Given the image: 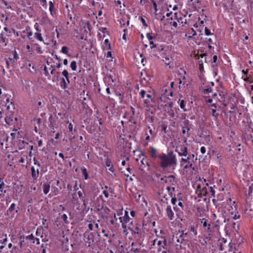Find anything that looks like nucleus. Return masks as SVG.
I'll return each mask as SVG.
<instances>
[{
    "label": "nucleus",
    "mask_w": 253,
    "mask_h": 253,
    "mask_svg": "<svg viewBox=\"0 0 253 253\" xmlns=\"http://www.w3.org/2000/svg\"><path fill=\"white\" fill-rule=\"evenodd\" d=\"M158 158L159 159L160 166L163 169L171 166H175L177 165L176 156L173 151H170L167 154L164 153L159 154Z\"/></svg>",
    "instance_id": "obj_1"
},
{
    "label": "nucleus",
    "mask_w": 253,
    "mask_h": 253,
    "mask_svg": "<svg viewBox=\"0 0 253 253\" xmlns=\"http://www.w3.org/2000/svg\"><path fill=\"white\" fill-rule=\"evenodd\" d=\"M49 9L50 14L52 15H53V12L54 9V4L51 1H50L49 2Z\"/></svg>",
    "instance_id": "obj_28"
},
{
    "label": "nucleus",
    "mask_w": 253,
    "mask_h": 253,
    "mask_svg": "<svg viewBox=\"0 0 253 253\" xmlns=\"http://www.w3.org/2000/svg\"><path fill=\"white\" fill-rule=\"evenodd\" d=\"M154 48L156 49V50H155L156 51H159V52L163 51L164 49V46L163 45H160V46H158L157 45V47H155Z\"/></svg>",
    "instance_id": "obj_42"
},
{
    "label": "nucleus",
    "mask_w": 253,
    "mask_h": 253,
    "mask_svg": "<svg viewBox=\"0 0 253 253\" xmlns=\"http://www.w3.org/2000/svg\"><path fill=\"white\" fill-rule=\"evenodd\" d=\"M183 124H184V127H185L186 128V130H187V135H186V136H187V137H188L190 136V134L189 133V131L190 129V127L189 126V124H190L189 121L188 120H185L184 121Z\"/></svg>",
    "instance_id": "obj_17"
},
{
    "label": "nucleus",
    "mask_w": 253,
    "mask_h": 253,
    "mask_svg": "<svg viewBox=\"0 0 253 253\" xmlns=\"http://www.w3.org/2000/svg\"><path fill=\"white\" fill-rule=\"evenodd\" d=\"M31 174L32 177L34 179L37 180L39 175V169L37 170L35 169L34 167L31 168Z\"/></svg>",
    "instance_id": "obj_10"
},
{
    "label": "nucleus",
    "mask_w": 253,
    "mask_h": 253,
    "mask_svg": "<svg viewBox=\"0 0 253 253\" xmlns=\"http://www.w3.org/2000/svg\"><path fill=\"white\" fill-rule=\"evenodd\" d=\"M164 198H165V200L162 199L161 202L162 203V206H165L166 204H168V198L166 197V196H164Z\"/></svg>",
    "instance_id": "obj_45"
},
{
    "label": "nucleus",
    "mask_w": 253,
    "mask_h": 253,
    "mask_svg": "<svg viewBox=\"0 0 253 253\" xmlns=\"http://www.w3.org/2000/svg\"><path fill=\"white\" fill-rule=\"evenodd\" d=\"M42 187H43V193L45 194H47L49 192L50 188L49 184V183H44L42 185Z\"/></svg>",
    "instance_id": "obj_18"
},
{
    "label": "nucleus",
    "mask_w": 253,
    "mask_h": 253,
    "mask_svg": "<svg viewBox=\"0 0 253 253\" xmlns=\"http://www.w3.org/2000/svg\"><path fill=\"white\" fill-rule=\"evenodd\" d=\"M189 230L191 232H193L195 235V236H196L197 235V230L195 229V227L194 225H191L189 228Z\"/></svg>",
    "instance_id": "obj_38"
},
{
    "label": "nucleus",
    "mask_w": 253,
    "mask_h": 253,
    "mask_svg": "<svg viewBox=\"0 0 253 253\" xmlns=\"http://www.w3.org/2000/svg\"><path fill=\"white\" fill-rule=\"evenodd\" d=\"M162 129L164 131L165 133H167V125L163 124L162 126Z\"/></svg>",
    "instance_id": "obj_48"
},
{
    "label": "nucleus",
    "mask_w": 253,
    "mask_h": 253,
    "mask_svg": "<svg viewBox=\"0 0 253 253\" xmlns=\"http://www.w3.org/2000/svg\"><path fill=\"white\" fill-rule=\"evenodd\" d=\"M85 25H86L87 26V29L89 31H91V25L90 23V22L89 21H87L86 23H85Z\"/></svg>",
    "instance_id": "obj_54"
},
{
    "label": "nucleus",
    "mask_w": 253,
    "mask_h": 253,
    "mask_svg": "<svg viewBox=\"0 0 253 253\" xmlns=\"http://www.w3.org/2000/svg\"><path fill=\"white\" fill-rule=\"evenodd\" d=\"M99 30L103 33V37H105V34H109V31L108 30L107 28H101L99 29Z\"/></svg>",
    "instance_id": "obj_35"
},
{
    "label": "nucleus",
    "mask_w": 253,
    "mask_h": 253,
    "mask_svg": "<svg viewBox=\"0 0 253 253\" xmlns=\"http://www.w3.org/2000/svg\"><path fill=\"white\" fill-rule=\"evenodd\" d=\"M118 95L119 96V97L120 102H122L123 101V99H124L123 95L122 94L120 93H119Z\"/></svg>",
    "instance_id": "obj_61"
},
{
    "label": "nucleus",
    "mask_w": 253,
    "mask_h": 253,
    "mask_svg": "<svg viewBox=\"0 0 253 253\" xmlns=\"http://www.w3.org/2000/svg\"><path fill=\"white\" fill-rule=\"evenodd\" d=\"M61 52L64 54H67L69 56H70V55L68 54V48L66 46H63L62 47Z\"/></svg>",
    "instance_id": "obj_26"
},
{
    "label": "nucleus",
    "mask_w": 253,
    "mask_h": 253,
    "mask_svg": "<svg viewBox=\"0 0 253 253\" xmlns=\"http://www.w3.org/2000/svg\"><path fill=\"white\" fill-rule=\"evenodd\" d=\"M61 218L64 220L65 223H69V221L67 220V216L66 214H64L62 215Z\"/></svg>",
    "instance_id": "obj_46"
},
{
    "label": "nucleus",
    "mask_w": 253,
    "mask_h": 253,
    "mask_svg": "<svg viewBox=\"0 0 253 253\" xmlns=\"http://www.w3.org/2000/svg\"><path fill=\"white\" fill-rule=\"evenodd\" d=\"M71 68L73 71H76L77 69V63L75 61H73L71 63Z\"/></svg>",
    "instance_id": "obj_34"
},
{
    "label": "nucleus",
    "mask_w": 253,
    "mask_h": 253,
    "mask_svg": "<svg viewBox=\"0 0 253 253\" xmlns=\"http://www.w3.org/2000/svg\"><path fill=\"white\" fill-rule=\"evenodd\" d=\"M173 104L172 102H169V103H168L167 104H166L165 106L166 108L168 109H172V108L173 107Z\"/></svg>",
    "instance_id": "obj_43"
},
{
    "label": "nucleus",
    "mask_w": 253,
    "mask_h": 253,
    "mask_svg": "<svg viewBox=\"0 0 253 253\" xmlns=\"http://www.w3.org/2000/svg\"><path fill=\"white\" fill-rule=\"evenodd\" d=\"M68 129H69V130L70 132H72V131H73V125L71 123L69 124Z\"/></svg>",
    "instance_id": "obj_63"
},
{
    "label": "nucleus",
    "mask_w": 253,
    "mask_h": 253,
    "mask_svg": "<svg viewBox=\"0 0 253 253\" xmlns=\"http://www.w3.org/2000/svg\"><path fill=\"white\" fill-rule=\"evenodd\" d=\"M201 223L203 224V227L207 229L208 232L211 233L212 232L211 225L208 223L207 220L203 218L201 220Z\"/></svg>",
    "instance_id": "obj_8"
},
{
    "label": "nucleus",
    "mask_w": 253,
    "mask_h": 253,
    "mask_svg": "<svg viewBox=\"0 0 253 253\" xmlns=\"http://www.w3.org/2000/svg\"><path fill=\"white\" fill-rule=\"evenodd\" d=\"M15 206L16 205L14 203H12L11 205L9 208L8 209V210H7V212H11L15 210Z\"/></svg>",
    "instance_id": "obj_41"
},
{
    "label": "nucleus",
    "mask_w": 253,
    "mask_h": 253,
    "mask_svg": "<svg viewBox=\"0 0 253 253\" xmlns=\"http://www.w3.org/2000/svg\"><path fill=\"white\" fill-rule=\"evenodd\" d=\"M147 99H144V104H146L147 106H148L150 105L151 102H154V101L150 94H147L146 95Z\"/></svg>",
    "instance_id": "obj_13"
},
{
    "label": "nucleus",
    "mask_w": 253,
    "mask_h": 253,
    "mask_svg": "<svg viewBox=\"0 0 253 253\" xmlns=\"http://www.w3.org/2000/svg\"><path fill=\"white\" fill-rule=\"evenodd\" d=\"M212 91L211 87L209 84V85L206 86V88L204 90V94H208Z\"/></svg>",
    "instance_id": "obj_25"
},
{
    "label": "nucleus",
    "mask_w": 253,
    "mask_h": 253,
    "mask_svg": "<svg viewBox=\"0 0 253 253\" xmlns=\"http://www.w3.org/2000/svg\"><path fill=\"white\" fill-rule=\"evenodd\" d=\"M150 44L151 45V48L153 49L155 47H157V44H155L153 41H149Z\"/></svg>",
    "instance_id": "obj_53"
},
{
    "label": "nucleus",
    "mask_w": 253,
    "mask_h": 253,
    "mask_svg": "<svg viewBox=\"0 0 253 253\" xmlns=\"http://www.w3.org/2000/svg\"><path fill=\"white\" fill-rule=\"evenodd\" d=\"M26 239L30 240H33L35 239V237L34 236V235L32 234H31V235H30L29 236H26Z\"/></svg>",
    "instance_id": "obj_58"
},
{
    "label": "nucleus",
    "mask_w": 253,
    "mask_h": 253,
    "mask_svg": "<svg viewBox=\"0 0 253 253\" xmlns=\"http://www.w3.org/2000/svg\"><path fill=\"white\" fill-rule=\"evenodd\" d=\"M191 156L189 155L186 158H182L180 160V165L182 166L183 163H187V164L183 167V169H188L189 168L192 169L193 170L194 169V168L193 167V164L192 161H190Z\"/></svg>",
    "instance_id": "obj_4"
},
{
    "label": "nucleus",
    "mask_w": 253,
    "mask_h": 253,
    "mask_svg": "<svg viewBox=\"0 0 253 253\" xmlns=\"http://www.w3.org/2000/svg\"><path fill=\"white\" fill-rule=\"evenodd\" d=\"M33 161L35 165H37L38 167H41L40 163L35 158H34Z\"/></svg>",
    "instance_id": "obj_59"
},
{
    "label": "nucleus",
    "mask_w": 253,
    "mask_h": 253,
    "mask_svg": "<svg viewBox=\"0 0 253 253\" xmlns=\"http://www.w3.org/2000/svg\"><path fill=\"white\" fill-rule=\"evenodd\" d=\"M94 238L95 235L93 233H90L87 235V237L85 241L88 243V247H90L91 245L94 244Z\"/></svg>",
    "instance_id": "obj_6"
},
{
    "label": "nucleus",
    "mask_w": 253,
    "mask_h": 253,
    "mask_svg": "<svg viewBox=\"0 0 253 253\" xmlns=\"http://www.w3.org/2000/svg\"><path fill=\"white\" fill-rule=\"evenodd\" d=\"M33 35V33L32 31H29L27 32V37L29 40H31L32 39V36Z\"/></svg>",
    "instance_id": "obj_60"
},
{
    "label": "nucleus",
    "mask_w": 253,
    "mask_h": 253,
    "mask_svg": "<svg viewBox=\"0 0 253 253\" xmlns=\"http://www.w3.org/2000/svg\"><path fill=\"white\" fill-rule=\"evenodd\" d=\"M185 102L184 100H180V108L183 110L184 111H186V109H185Z\"/></svg>",
    "instance_id": "obj_37"
},
{
    "label": "nucleus",
    "mask_w": 253,
    "mask_h": 253,
    "mask_svg": "<svg viewBox=\"0 0 253 253\" xmlns=\"http://www.w3.org/2000/svg\"><path fill=\"white\" fill-rule=\"evenodd\" d=\"M105 164H106V165L107 167H110L111 166V161L110 159L107 158L106 160Z\"/></svg>",
    "instance_id": "obj_52"
},
{
    "label": "nucleus",
    "mask_w": 253,
    "mask_h": 253,
    "mask_svg": "<svg viewBox=\"0 0 253 253\" xmlns=\"http://www.w3.org/2000/svg\"><path fill=\"white\" fill-rule=\"evenodd\" d=\"M82 202H83V205H82L83 208L84 209H85L86 207V204L85 201L84 197H82Z\"/></svg>",
    "instance_id": "obj_56"
},
{
    "label": "nucleus",
    "mask_w": 253,
    "mask_h": 253,
    "mask_svg": "<svg viewBox=\"0 0 253 253\" xmlns=\"http://www.w3.org/2000/svg\"><path fill=\"white\" fill-rule=\"evenodd\" d=\"M180 236H182L183 238L184 241H188L189 237V235L187 232L184 233V231L183 230L181 231V233L180 234Z\"/></svg>",
    "instance_id": "obj_23"
},
{
    "label": "nucleus",
    "mask_w": 253,
    "mask_h": 253,
    "mask_svg": "<svg viewBox=\"0 0 253 253\" xmlns=\"http://www.w3.org/2000/svg\"><path fill=\"white\" fill-rule=\"evenodd\" d=\"M61 86L63 89H65L67 87V84L64 78L62 79L61 81Z\"/></svg>",
    "instance_id": "obj_32"
},
{
    "label": "nucleus",
    "mask_w": 253,
    "mask_h": 253,
    "mask_svg": "<svg viewBox=\"0 0 253 253\" xmlns=\"http://www.w3.org/2000/svg\"><path fill=\"white\" fill-rule=\"evenodd\" d=\"M180 152L183 154V156L186 157L188 155V148L186 146H181L179 148Z\"/></svg>",
    "instance_id": "obj_19"
},
{
    "label": "nucleus",
    "mask_w": 253,
    "mask_h": 253,
    "mask_svg": "<svg viewBox=\"0 0 253 253\" xmlns=\"http://www.w3.org/2000/svg\"><path fill=\"white\" fill-rule=\"evenodd\" d=\"M226 243L227 241L226 240H224V239H223L222 242L219 243L220 250L221 251H224L225 253H226Z\"/></svg>",
    "instance_id": "obj_15"
},
{
    "label": "nucleus",
    "mask_w": 253,
    "mask_h": 253,
    "mask_svg": "<svg viewBox=\"0 0 253 253\" xmlns=\"http://www.w3.org/2000/svg\"><path fill=\"white\" fill-rule=\"evenodd\" d=\"M131 218L129 217L128 215V212L126 211H125V214L124 216H123V220L124 222H123L122 224V227L123 228H125L126 227L125 224L128 222L130 220Z\"/></svg>",
    "instance_id": "obj_11"
},
{
    "label": "nucleus",
    "mask_w": 253,
    "mask_h": 253,
    "mask_svg": "<svg viewBox=\"0 0 253 253\" xmlns=\"http://www.w3.org/2000/svg\"><path fill=\"white\" fill-rule=\"evenodd\" d=\"M171 202L172 205H174L176 202V199L174 197L171 198Z\"/></svg>",
    "instance_id": "obj_64"
},
{
    "label": "nucleus",
    "mask_w": 253,
    "mask_h": 253,
    "mask_svg": "<svg viewBox=\"0 0 253 253\" xmlns=\"http://www.w3.org/2000/svg\"><path fill=\"white\" fill-rule=\"evenodd\" d=\"M141 163L142 165L145 166V165H147V166H149V163L147 162V161L146 160L144 159H143L141 160ZM144 167L145 166L143 167L142 166H141L140 167V169L142 170Z\"/></svg>",
    "instance_id": "obj_36"
},
{
    "label": "nucleus",
    "mask_w": 253,
    "mask_h": 253,
    "mask_svg": "<svg viewBox=\"0 0 253 253\" xmlns=\"http://www.w3.org/2000/svg\"><path fill=\"white\" fill-rule=\"evenodd\" d=\"M25 144H28V143L26 142L24 140H22L21 141H20L19 143V149H22L24 148Z\"/></svg>",
    "instance_id": "obj_39"
},
{
    "label": "nucleus",
    "mask_w": 253,
    "mask_h": 253,
    "mask_svg": "<svg viewBox=\"0 0 253 253\" xmlns=\"http://www.w3.org/2000/svg\"><path fill=\"white\" fill-rule=\"evenodd\" d=\"M48 121L49 122V127L50 128H52L53 129H54V121L53 119V117H52V115H50V116L49 117V119H48Z\"/></svg>",
    "instance_id": "obj_22"
},
{
    "label": "nucleus",
    "mask_w": 253,
    "mask_h": 253,
    "mask_svg": "<svg viewBox=\"0 0 253 253\" xmlns=\"http://www.w3.org/2000/svg\"><path fill=\"white\" fill-rule=\"evenodd\" d=\"M5 121L6 124L8 126H12L14 125V116L11 112L7 114L6 117H5Z\"/></svg>",
    "instance_id": "obj_5"
},
{
    "label": "nucleus",
    "mask_w": 253,
    "mask_h": 253,
    "mask_svg": "<svg viewBox=\"0 0 253 253\" xmlns=\"http://www.w3.org/2000/svg\"><path fill=\"white\" fill-rule=\"evenodd\" d=\"M167 113L171 118L174 117L175 114L174 113L173 110L172 109H168Z\"/></svg>",
    "instance_id": "obj_33"
},
{
    "label": "nucleus",
    "mask_w": 253,
    "mask_h": 253,
    "mask_svg": "<svg viewBox=\"0 0 253 253\" xmlns=\"http://www.w3.org/2000/svg\"><path fill=\"white\" fill-rule=\"evenodd\" d=\"M5 184L3 182H1V183H0V191L3 192V194L6 193L5 190L3 191V189L5 187Z\"/></svg>",
    "instance_id": "obj_40"
},
{
    "label": "nucleus",
    "mask_w": 253,
    "mask_h": 253,
    "mask_svg": "<svg viewBox=\"0 0 253 253\" xmlns=\"http://www.w3.org/2000/svg\"><path fill=\"white\" fill-rule=\"evenodd\" d=\"M24 239H25V237L24 235H21L19 237V240H20V242H19V247L20 248H22L23 247V243L24 242Z\"/></svg>",
    "instance_id": "obj_30"
},
{
    "label": "nucleus",
    "mask_w": 253,
    "mask_h": 253,
    "mask_svg": "<svg viewBox=\"0 0 253 253\" xmlns=\"http://www.w3.org/2000/svg\"><path fill=\"white\" fill-rule=\"evenodd\" d=\"M205 34L207 36L213 35V33H211L210 30L207 27H205Z\"/></svg>",
    "instance_id": "obj_44"
},
{
    "label": "nucleus",
    "mask_w": 253,
    "mask_h": 253,
    "mask_svg": "<svg viewBox=\"0 0 253 253\" xmlns=\"http://www.w3.org/2000/svg\"><path fill=\"white\" fill-rule=\"evenodd\" d=\"M149 152L150 153L151 157L152 158H158V155H156L157 150L153 146H151L149 148Z\"/></svg>",
    "instance_id": "obj_12"
},
{
    "label": "nucleus",
    "mask_w": 253,
    "mask_h": 253,
    "mask_svg": "<svg viewBox=\"0 0 253 253\" xmlns=\"http://www.w3.org/2000/svg\"><path fill=\"white\" fill-rule=\"evenodd\" d=\"M177 235V234H176V242L181 244L184 241L183 238L180 236V234L178 236Z\"/></svg>",
    "instance_id": "obj_29"
},
{
    "label": "nucleus",
    "mask_w": 253,
    "mask_h": 253,
    "mask_svg": "<svg viewBox=\"0 0 253 253\" xmlns=\"http://www.w3.org/2000/svg\"><path fill=\"white\" fill-rule=\"evenodd\" d=\"M152 33H148L146 35V37L147 39H148L149 41H152L154 38H155V37H153L151 36Z\"/></svg>",
    "instance_id": "obj_50"
},
{
    "label": "nucleus",
    "mask_w": 253,
    "mask_h": 253,
    "mask_svg": "<svg viewBox=\"0 0 253 253\" xmlns=\"http://www.w3.org/2000/svg\"><path fill=\"white\" fill-rule=\"evenodd\" d=\"M40 2L43 7H44L45 8H47L46 0H40Z\"/></svg>",
    "instance_id": "obj_47"
},
{
    "label": "nucleus",
    "mask_w": 253,
    "mask_h": 253,
    "mask_svg": "<svg viewBox=\"0 0 253 253\" xmlns=\"http://www.w3.org/2000/svg\"><path fill=\"white\" fill-rule=\"evenodd\" d=\"M35 37L41 42H43V38L40 33H36L35 34Z\"/></svg>",
    "instance_id": "obj_27"
},
{
    "label": "nucleus",
    "mask_w": 253,
    "mask_h": 253,
    "mask_svg": "<svg viewBox=\"0 0 253 253\" xmlns=\"http://www.w3.org/2000/svg\"><path fill=\"white\" fill-rule=\"evenodd\" d=\"M62 74L63 76H64L65 78H67L69 76L68 72L66 70H64L62 72Z\"/></svg>",
    "instance_id": "obj_55"
},
{
    "label": "nucleus",
    "mask_w": 253,
    "mask_h": 253,
    "mask_svg": "<svg viewBox=\"0 0 253 253\" xmlns=\"http://www.w3.org/2000/svg\"><path fill=\"white\" fill-rule=\"evenodd\" d=\"M253 191V184L251 185L248 189V195H251Z\"/></svg>",
    "instance_id": "obj_57"
},
{
    "label": "nucleus",
    "mask_w": 253,
    "mask_h": 253,
    "mask_svg": "<svg viewBox=\"0 0 253 253\" xmlns=\"http://www.w3.org/2000/svg\"><path fill=\"white\" fill-rule=\"evenodd\" d=\"M82 173L84 176V179H85V180L87 179L88 178V172H87V169L86 168H83L82 169Z\"/></svg>",
    "instance_id": "obj_24"
},
{
    "label": "nucleus",
    "mask_w": 253,
    "mask_h": 253,
    "mask_svg": "<svg viewBox=\"0 0 253 253\" xmlns=\"http://www.w3.org/2000/svg\"><path fill=\"white\" fill-rule=\"evenodd\" d=\"M168 20H169V23L175 28H176L177 26V22L181 24H183V23L187 24L186 19L182 17L181 14L180 13H174Z\"/></svg>",
    "instance_id": "obj_2"
},
{
    "label": "nucleus",
    "mask_w": 253,
    "mask_h": 253,
    "mask_svg": "<svg viewBox=\"0 0 253 253\" xmlns=\"http://www.w3.org/2000/svg\"><path fill=\"white\" fill-rule=\"evenodd\" d=\"M140 19L141 22H142V23L143 24V26L144 27H147V23H146V22L145 21V20L142 17H140Z\"/></svg>",
    "instance_id": "obj_51"
},
{
    "label": "nucleus",
    "mask_w": 253,
    "mask_h": 253,
    "mask_svg": "<svg viewBox=\"0 0 253 253\" xmlns=\"http://www.w3.org/2000/svg\"><path fill=\"white\" fill-rule=\"evenodd\" d=\"M207 194V189L206 187H204L200 190L199 196L202 197V196H206Z\"/></svg>",
    "instance_id": "obj_21"
},
{
    "label": "nucleus",
    "mask_w": 253,
    "mask_h": 253,
    "mask_svg": "<svg viewBox=\"0 0 253 253\" xmlns=\"http://www.w3.org/2000/svg\"><path fill=\"white\" fill-rule=\"evenodd\" d=\"M188 3L193 11H199L202 7V2L200 0H189Z\"/></svg>",
    "instance_id": "obj_3"
},
{
    "label": "nucleus",
    "mask_w": 253,
    "mask_h": 253,
    "mask_svg": "<svg viewBox=\"0 0 253 253\" xmlns=\"http://www.w3.org/2000/svg\"><path fill=\"white\" fill-rule=\"evenodd\" d=\"M226 219L223 217V216H221L219 217V218L216 220V224L214 225V227L217 228L219 226L220 224H222L223 222H225Z\"/></svg>",
    "instance_id": "obj_14"
},
{
    "label": "nucleus",
    "mask_w": 253,
    "mask_h": 253,
    "mask_svg": "<svg viewBox=\"0 0 253 253\" xmlns=\"http://www.w3.org/2000/svg\"><path fill=\"white\" fill-rule=\"evenodd\" d=\"M140 97L142 98H144L146 96V91L144 90H141L139 93Z\"/></svg>",
    "instance_id": "obj_49"
},
{
    "label": "nucleus",
    "mask_w": 253,
    "mask_h": 253,
    "mask_svg": "<svg viewBox=\"0 0 253 253\" xmlns=\"http://www.w3.org/2000/svg\"><path fill=\"white\" fill-rule=\"evenodd\" d=\"M12 56L9 57L7 59L12 64L15 63L19 59V56L15 49L12 51Z\"/></svg>",
    "instance_id": "obj_7"
},
{
    "label": "nucleus",
    "mask_w": 253,
    "mask_h": 253,
    "mask_svg": "<svg viewBox=\"0 0 253 253\" xmlns=\"http://www.w3.org/2000/svg\"><path fill=\"white\" fill-rule=\"evenodd\" d=\"M103 210H104V212H103V214L102 216L104 217H107L109 214V212H110V210L107 207H105Z\"/></svg>",
    "instance_id": "obj_31"
},
{
    "label": "nucleus",
    "mask_w": 253,
    "mask_h": 253,
    "mask_svg": "<svg viewBox=\"0 0 253 253\" xmlns=\"http://www.w3.org/2000/svg\"><path fill=\"white\" fill-rule=\"evenodd\" d=\"M211 107H213L214 108H211L210 109L211 110L212 112V116L217 118L218 116V114L216 113V108L217 107L216 104L215 103H213L211 105Z\"/></svg>",
    "instance_id": "obj_16"
},
{
    "label": "nucleus",
    "mask_w": 253,
    "mask_h": 253,
    "mask_svg": "<svg viewBox=\"0 0 253 253\" xmlns=\"http://www.w3.org/2000/svg\"><path fill=\"white\" fill-rule=\"evenodd\" d=\"M44 74L46 76H48L49 75V74L48 73V71L47 70V68L46 66L44 67Z\"/></svg>",
    "instance_id": "obj_62"
},
{
    "label": "nucleus",
    "mask_w": 253,
    "mask_h": 253,
    "mask_svg": "<svg viewBox=\"0 0 253 253\" xmlns=\"http://www.w3.org/2000/svg\"><path fill=\"white\" fill-rule=\"evenodd\" d=\"M103 49L106 50L111 49V45L109 42L108 39H106L104 41V44L102 45Z\"/></svg>",
    "instance_id": "obj_20"
},
{
    "label": "nucleus",
    "mask_w": 253,
    "mask_h": 253,
    "mask_svg": "<svg viewBox=\"0 0 253 253\" xmlns=\"http://www.w3.org/2000/svg\"><path fill=\"white\" fill-rule=\"evenodd\" d=\"M167 215L170 220H172L174 216V212L172 211L170 206H168L166 209Z\"/></svg>",
    "instance_id": "obj_9"
}]
</instances>
